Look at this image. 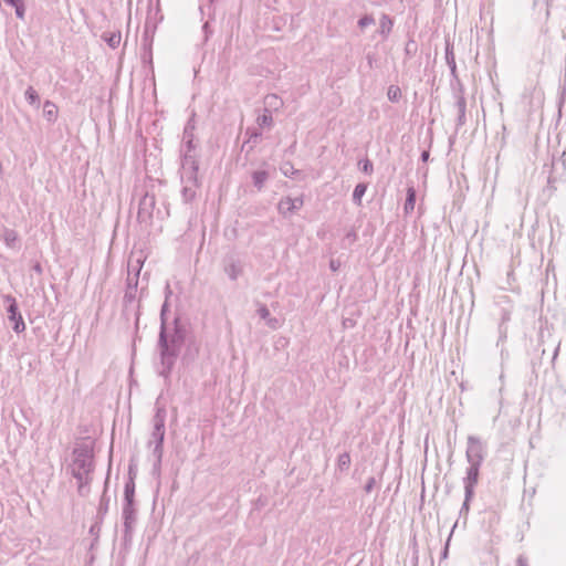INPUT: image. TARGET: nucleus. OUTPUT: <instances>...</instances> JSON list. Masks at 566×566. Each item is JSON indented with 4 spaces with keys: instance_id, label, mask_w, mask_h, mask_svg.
Segmentation results:
<instances>
[{
    "instance_id": "09e8293b",
    "label": "nucleus",
    "mask_w": 566,
    "mask_h": 566,
    "mask_svg": "<svg viewBox=\"0 0 566 566\" xmlns=\"http://www.w3.org/2000/svg\"><path fill=\"white\" fill-rule=\"evenodd\" d=\"M373 22H374V20L371 18L366 17V18L360 19L359 25L361 28H365V27L371 24Z\"/></svg>"
},
{
    "instance_id": "4be33fe9",
    "label": "nucleus",
    "mask_w": 566,
    "mask_h": 566,
    "mask_svg": "<svg viewBox=\"0 0 566 566\" xmlns=\"http://www.w3.org/2000/svg\"><path fill=\"white\" fill-rule=\"evenodd\" d=\"M3 2L14 9L17 19L24 20L27 7L24 0H3Z\"/></svg>"
},
{
    "instance_id": "37998d69",
    "label": "nucleus",
    "mask_w": 566,
    "mask_h": 566,
    "mask_svg": "<svg viewBox=\"0 0 566 566\" xmlns=\"http://www.w3.org/2000/svg\"><path fill=\"white\" fill-rule=\"evenodd\" d=\"M265 323L272 329H276L280 326L279 319L276 317H273L272 315L270 316V318L265 321Z\"/></svg>"
},
{
    "instance_id": "69168bd1",
    "label": "nucleus",
    "mask_w": 566,
    "mask_h": 566,
    "mask_svg": "<svg viewBox=\"0 0 566 566\" xmlns=\"http://www.w3.org/2000/svg\"><path fill=\"white\" fill-rule=\"evenodd\" d=\"M199 11H200V14L203 15V7L202 6L199 7Z\"/></svg>"
},
{
    "instance_id": "7ed1b4c3",
    "label": "nucleus",
    "mask_w": 566,
    "mask_h": 566,
    "mask_svg": "<svg viewBox=\"0 0 566 566\" xmlns=\"http://www.w3.org/2000/svg\"><path fill=\"white\" fill-rule=\"evenodd\" d=\"M170 312V302L164 300L159 312V331L156 344L160 349H168L170 346L182 340L185 326L190 324L187 319L182 318L180 313H175L171 322L168 321Z\"/></svg>"
},
{
    "instance_id": "8fccbe9b",
    "label": "nucleus",
    "mask_w": 566,
    "mask_h": 566,
    "mask_svg": "<svg viewBox=\"0 0 566 566\" xmlns=\"http://www.w3.org/2000/svg\"><path fill=\"white\" fill-rule=\"evenodd\" d=\"M366 191L365 185H356V197H361Z\"/></svg>"
},
{
    "instance_id": "393cba45",
    "label": "nucleus",
    "mask_w": 566,
    "mask_h": 566,
    "mask_svg": "<svg viewBox=\"0 0 566 566\" xmlns=\"http://www.w3.org/2000/svg\"><path fill=\"white\" fill-rule=\"evenodd\" d=\"M135 491L136 483L130 481H125L124 492H123V503H130L135 501Z\"/></svg>"
},
{
    "instance_id": "aec40b11",
    "label": "nucleus",
    "mask_w": 566,
    "mask_h": 566,
    "mask_svg": "<svg viewBox=\"0 0 566 566\" xmlns=\"http://www.w3.org/2000/svg\"><path fill=\"white\" fill-rule=\"evenodd\" d=\"M43 117L49 124H54L59 117V108L56 104L51 99L43 102Z\"/></svg>"
},
{
    "instance_id": "6ab92c4d",
    "label": "nucleus",
    "mask_w": 566,
    "mask_h": 566,
    "mask_svg": "<svg viewBox=\"0 0 566 566\" xmlns=\"http://www.w3.org/2000/svg\"><path fill=\"white\" fill-rule=\"evenodd\" d=\"M261 137L262 132L259 128L251 126L247 127V129L244 130V139H247L248 143L251 144V146H249V148L247 149V155H250L254 150V148L261 140Z\"/></svg>"
},
{
    "instance_id": "1a4fd4ad",
    "label": "nucleus",
    "mask_w": 566,
    "mask_h": 566,
    "mask_svg": "<svg viewBox=\"0 0 566 566\" xmlns=\"http://www.w3.org/2000/svg\"><path fill=\"white\" fill-rule=\"evenodd\" d=\"M156 208V198L154 193L145 192L139 199L137 221L139 223L151 224Z\"/></svg>"
},
{
    "instance_id": "bf43d9fd",
    "label": "nucleus",
    "mask_w": 566,
    "mask_h": 566,
    "mask_svg": "<svg viewBox=\"0 0 566 566\" xmlns=\"http://www.w3.org/2000/svg\"><path fill=\"white\" fill-rule=\"evenodd\" d=\"M346 237H347V239H350L352 237H354V227L348 229Z\"/></svg>"
},
{
    "instance_id": "dca6fc26",
    "label": "nucleus",
    "mask_w": 566,
    "mask_h": 566,
    "mask_svg": "<svg viewBox=\"0 0 566 566\" xmlns=\"http://www.w3.org/2000/svg\"><path fill=\"white\" fill-rule=\"evenodd\" d=\"M1 240L4 245L13 251H19L21 248V238L14 229L3 227L1 233Z\"/></svg>"
},
{
    "instance_id": "13d9d810",
    "label": "nucleus",
    "mask_w": 566,
    "mask_h": 566,
    "mask_svg": "<svg viewBox=\"0 0 566 566\" xmlns=\"http://www.w3.org/2000/svg\"><path fill=\"white\" fill-rule=\"evenodd\" d=\"M517 566H527L526 560L522 557L517 559Z\"/></svg>"
},
{
    "instance_id": "338daca9",
    "label": "nucleus",
    "mask_w": 566,
    "mask_h": 566,
    "mask_svg": "<svg viewBox=\"0 0 566 566\" xmlns=\"http://www.w3.org/2000/svg\"><path fill=\"white\" fill-rule=\"evenodd\" d=\"M344 359L346 360V364H345L346 367H348V358H347V356H344Z\"/></svg>"
},
{
    "instance_id": "c03bdc74",
    "label": "nucleus",
    "mask_w": 566,
    "mask_h": 566,
    "mask_svg": "<svg viewBox=\"0 0 566 566\" xmlns=\"http://www.w3.org/2000/svg\"><path fill=\"white\" fill-rule=\"evenodd\" d=\"M165 300L170 302V297L172 296V290L170 287L169 282L166 283L164 289Z\"/></svg>"
},
{
    "instance_id": "cd10ccee",
    "label": "nucleus",
    "mask_w": 566,
    "mask_h": 566,
    "mask_svg": "<svg viewBox=\"0 0 566 566\" xmlns=\"http://www.w3.org/2000/svg\"><path fill=\"white\" fill-rule=\"evenodd\" d=\"M24 98L30 105L35 107L40 106V95L33 86L30 85L27 87L24 91Z\"/></svg>"
},
{
    "instance_id": "5701e85b",
    "label": "nucleus",
    "mask_w": 566,
    "mask_h": 566,
    "mask_svg": "<svg viewBox=\"0 0 566 566\" xmlns=\"http://www.w3.org/2000/svg\"><path fill=\"white\" fill-rule=\"evenodd\" d=\"M102 40L113 50L117 49L120 40H122V33L120 31H113V32H104L102 34Z\"/></svg>"
},
{
    "instance_id": "58836bf2",
    "label": "nucleus",
    "mask_w": 566,
    "mask_h": 566,
    "mask_svg": "<svg viewBox=\"0 0 566 566\" xmlns=\"http://www.w3.org/2000/svg\"><path fill=\"white\" fill-rule=\"evenodd\" d=\"M387 96L390 101L397 102L401 96V91L398 86L391 85L387 91Z\"/></svg>"
},
{
    "instance_id": "72a5a7b5",
    "label": "nucleus",
    "mask_w": 566,
    "mask_h": 566,
    "mask_svg": "<svg viewBox=\"0 0 566 566\" xmlns=\"http://www.w3.org/2000/svg\"><path fill=\"white\" fill-rule=\"evenodd\" d=\"M138 283H139L138 273H135L134 275H132L130 263H128V275H127V279L125 282V289H132V290L138 291Z\"/></svg>"
},
{
    "instance_id": "6e6d98bb",
    "label": "nucleus",
    "mask_w": 566,
    "mask_h": 566,
    "mask_svg": "<svg viewBox=\"0 0 566 566\" xmlns=\"http://www.w3.org/2000/svg\"><path fill=\"white\" fill-rule=\"evenodd\" d=\"M470 501H471V500H468V493H465V500H464V503H463V505H462V511H465V512H467V511L469 510V502H470Z\"/></svg>"
},
{
    "instance_id": "0e129e2a",
    "label": "nucleus",
    "mask_w": 566,
    "mask_h": 566,
    "mask_svg": "<svg viewBox=\"0 0 566 566\" xmlns=\"http://www.w3.org/2000/svg\"><path fill=\"white\" fill-rule=\"evenodd\" d=\"M145 289L140 290L139 297L142 298L144 296Z\"/></svg>"
},
{
    "instance_id": "20e7f679",
    "label": "nucleus",
    "mask_w": 566,
    "mask_h": 566,
    "mask_svg": "<svg viewBox=\"0 0 566 566\" xmlns=\"http://www.w3.org/2000/svg\"><path fill=\"white\" fill-rule=\"evenodd\" d=\"M83 440L90 441V443H78L74 447L72 451L74 457L72 469L81 470L86 475H92L95 470L94 441L90 437H85Z\"/></svg>"
},
{
    "instance_id": "c85d7f7f",
    "label": "nucleus",
    "mask_w": 566,
    "mask_h": 566,
    "mask_svg": "<svg viewBox=\"0 0 566 566\" xmlns=\"http://www.w3.org/2000/svg\"><path fill=\"white\" fill-rule=\"evenodd\" d=\"M193 185L186 182L181 189V197L185 203H190L195 200L197 192Z\"/></svg>"
},
{
    "instance_id": "a211bd4d",
    "label": "nucleus",
    "mask_w": 566,
    "mask_h": 566,
    "mask_svg": "<svg viewBox=\"0 0 566 566\" xmlns=\"http://www.w3.org/2000/svg\"><path fill=\"white\" fill-rule=\"evenodd\" d=\"M122 317L125 318L126 322H128L130 319V316H134V325H135V329L136 332L138 331L139 328V322H140V316H142V305H140V302H138L136 304V306H127L125 308V303H122Z\"/></svg>"
},
{
    "instance_id": "e433bc0d",
    "label": "nucleus",
    "mask_w": 566,
    "mask_h": 566,
    "mask_svg": "<svg viewBox=\"0 0 566 566\" xmlns=\"http://www.w3.org/2000/svg\"><path fill=\"white\" fill-rule=\"evenodd\" d=\"M255 305H256V314L259 315V317L261 319H263L265 322L268 318H270L271 313H270V310L266 306V304L258 301V302H255Z\"/></svg>"
},
{
    "instance_id": "49530a36",
    "label": "nucleus",
    "mask_w": 566,
    "mask_h": 566,
    "mask_svg": "<svg viewBox=\"0 0 566 566\" xmlns=\"http://www.w3.org/2000/svg\"><path fill=\"white\" fill-rule=\"evenodd\" d=\"M32 271H34L36 274H42L43 273V268H42V264L39 262V261H35L32 266H31Z\"/></svg>"
},
{
    "instance_id": "ea45409f",
    "label": "nucleus",
    "mask_w": 566,
    "mask_h": 566,
    "mask_svg": "<svg viewBox=\"0 0 566 566\" xmlns=\"http://www.w3.org/2000/svg\"><path fill=\"white\" fill-rule=\"evenodd\" d=\"M149 449L151 450V457L154 458V460H163L164 447H151Z\"/></svg>"
},
{
    "instance_id": "0eeeda50",
    "label": "nucleus",
    "mask_w": 566,
    "mask_h": 566,
    "mask_svg": "<svg viewBox=\"0 0 566 566\" xmlns=\"http://www.w3.org/2000/svg\"><path fill=\"white\" fill-rule=\"evenodd\" d=\"M122 520H123V543L128 545L132 543L134 527L137 521L136 502L123 503L122 505Z\"/></svg>"
},
{
    "instance_id": "a19ab883",
    "label": "nucleus",
    "mask_w": 566,
    "mask_h": 566,
    "mask_svg": "<svg viewBox=\"0 0 566 566\" xmlns=\"http://www.w3.org/2000/svg\"><path fill=\"white\" fill-rule=\"evenodd\" d=\"M265 104L277 108L279 97L275 94H270L264 99Z\"/></svg>"
},
{
    "instance_id": "6e6552de",
    "label": "nucleus",
    "mask_w": 566,
    "mask_h": 566,
    "mask_svg": "<svg viewBox=\"0 0 566 566\" xmlns=\"http://www.w3.org/2000/svg\"><path fill=\"white\" fill-rule=\"evenodd\" d=\"M304 202V193H301L297 197H292L290 195L283 196L276 203L277 213L283 219H290L303 208Z\"/></svg>"
},
{
    "instance_id": "f3484780",
    "label": "nucleus",
    "mask_w": 566,
    "mask_h": 566,
    "mask_svg": "<svg viewBox=\"0 0 566 566\" xmlns=\"http://www.w3.org/2000/svg\"><path fill=\"white\" fill-rule=\"evenodd\" d=\"M479 469H480V465L478 464H470L468 471H467V476L464 478V489H465V493H468V500H471L472 496H473V493H474V486L478 482V478H479Z\"/></svg>"
},
{
    "instance_id": "603ef678",
    "label": "nucleus",
    "mask_w": 566,
    "mask_h": 566,
    "mask_svg": "<svg viewBox=\"0 0 566 566\" xmlns=\"http://www.w3.org/2000/svg\"><path fill=\"white\" fill-rule=\"evenodd\" d=\"M343 324L345 327H349V326L352 327V326H354V319L350 317H344Z\"/></svg>"
},
{
    "instance_id": "2eb2a0df",
    "label": "nucleus",
    "mask_w": 566,
    "mask_h": 566,
    "mask_svg": "<svg viewBox=\"0 0 566 566\" xmlns=\"http://www.w3.org/2000/svg\"><path fill=\"white\" fill-rule=\"evenodd\" d=\"M167 409L165 406L159 405L158 400L155 402L154 416L151 418V431H166Z\"/></svg>"
},
{
    "instance_id": "4468645a",
    "label": "nucleus",
    "mask_w": 566,
    "mask_h": 566,
    "mask_svg": "<svg viewBox=\"0 0 566 566\" xmlns=\"http://www.w3.org/2000/svg\"><path fill=\"white\" fill-rule=\"evenodd\" d=\"M484 458V447L482 442L475 438L468 439L467 459L470 464L481 465Z\"/></svg>"
},
{
    "instance_id": "de8ad7c7",
    "label": "nucleus",
    "mask_w": 566,
    "mask_h": 566,
    "mask_svg": "<svg viewBox=\"0 0 566 566\" xmlns=\"http://www.w3.org/2000/svg\"><path fill=\"white\" fill-rule=\"evenodd\" d=\"M390 27H391V21L387 17H382V19H381V28H382V30L384 31L385 30L389 31Z\"/></svg>"
},
{
    "instance_id": "9d476101",
    "label": "nucleus",
    "mask_w": 566,
    "mask_h": 566,
    "mask_svg": "<svg viewBox=\"0 0 566 566\" xmlns=\"http://www.w3.org/2000/svg\"><path fill=\"white\" fill-rule=\"evenodd\" d=\"M222 269L230 281H237L243 273L244 263L238 253H228L222 259Z\"/></svg>"
},
{
    "instance_id": "39448f33",
    "label": "nucleus",
    "mask_w": 566,
    "mask_h": 566,
    "mask_svg": "<svg viewBox=\"0 0 566 566\" xmlns=\"http://www.w3.org/2000/svg\"><path fill=\"white\" fill-rule=\"evenodd\" d=\"M179 157L182 169L181 181L199 187V158L196 150L179 149Z\"/></svg>"
},
{
    "instance_id": "7c9ffc66",
    "label": "nucleus",
    "mask_w": 566,
    "mask_h": 566,
    "mask_svg": "<svg viewBox=\"0 0 566 566\" xmlns=\"http://www.w3.org/2000/svg\"><path fill=\"white\" fill-rule=\"evenodd\" d=\"M209 10H210V12H209V20L203 22V24L201 27L202 34H203L202 44H206L210 40L212 34H213V29L211 27L210 21L214 20V14L212 17H210V14L212 13V8H209Z\"/></svg>"
},
{
    "instance_id": "9b49d317",
    "label": "nucleus",
    "mask_w": 566,
    "mask_h": 566,
    "mask_svg": "<svg viewBox=\"0 0 566 566\" xmlns=\"http://www.w3.org/2000/svg\"><path fill=\"white\" fill-rule=\"evenodd\" d=\"M196 125V113L192 112L184 126L180 149H188V151L197 150L198 139L195 135Z\"/></svg>"
},
{
    "instance_id": "a878e982",
    "label": "nucleus",
    "mask_w": 566,
    "mask_h": 566,
    "mask_svg": "<svg viewBox=\"0 0 566 566\" xmlns=\"http://www.w3.org/2000/svg\"><path fill=\"white\" fill-rule=\"evenodd\" d=\"M166 431H151L150 439L147 441V448L165 447Z\"/></svg>"
},
{
    "instance_id": "f8f14e48",
    "label": "nucleus",
    "mask_w": 566,
    "mask_h": 566,
    "mask_svg": "<svg viewBox=\"0 0 566 566\" xmlns=\"http://www.w3.org/2000/svg\"><path fill=\"white\" fill-rule=\"evenodd\" d=\"M112 452H113V446H111L109 454H112ZM111 457L112 455H109V458ZM111 461L112 460L109 459V462ZM109 481H111V463L108 464L106 478L104 480L103 492H102V495L99 497V502H98V506H97V512H96V515H95V518L99 520V522H104V518H105V516H106V514L108 512V509H109L111 497L107 494L108 488H109Z\"/></svg>"
},
{
    "instance_id": "b1692460",
    "label": "nucleus",
    "mask_w": 566,
    "mask_h": 566,
    "mask_svg": "<svg viewBox=\"0 0 566 566\" xmlns=\"http://www.w3.org/2000/svg\"><path fill=\"white\" fill-rule=\"evenodd\" d=\"M280 171L284 177L292 179H300L302 175V171L294 168L293 164L289 160L281 164Z\"/></svg>"
},
{
    "instance_id": "412c9836",
    "label": "nucleus",
    "mask_w": 566,
    "mask_h": 566,
    "mask_svg": "<svg viewBox=\"0 0 566 566\" xmlns=\"http://www.w3.org/2000/svg\"><path fill=\"white\" fill-rule=\"evenodd\" d=\"M273 115H272V112L268 108V107H264L262 113L258 115L256 117V125L260 130L263 129V128H270L273 126Z\"/></svg>"
},
{
    "instance_id": "f257e3e1",
    "label": "nucleus",
    "mask_w": 566,
    "mask_h": 566,
    "mask_svg": "<svg viewBox=\"0 0 566 566\" xmlns=\"http://www.w3.org/2000/svg\"><path fill=\"white\" fill-rule=\"evenodd\" d=\"M170 346L168 349H160L158 344L155 345L157 361L155 363V371L158 377L163 378L166 387L171 384V375L178 359L185 367H189L199 358L201 344L197 339L191 325L185 326L184 338L181 342Z\"/></svg>"
},
{
    "instance_id": "f704fd0d",
    "label": "nucleus",
    "mask_w": 566,
    "mask_h": 566,
    "mask_svg": "<svg viewBox=\"0 0 566 566\" xmlns=\"http://www.w3.org/2000/svg\"><path fill=\"white\" fill-rule=\"evenodd\" d=\"M136 295H137V290H132V289L124 290V296H123L122 303H125V308L127 306L134 305V303L136 301Z\"/></svg>"
},
{
    "instance_id": "473e14b6",
    "label": "nucleus",
    "mask_w": 566,
    "mask_h": 566,
    "mask_svg": "<svg viewBox=\"0 0 566 566\" xmlns=\"http://www.w3.org/2000/svg\"><path fill=\"white\" fill-rule=\"evenodd\" d=\"M415 203H416V190H415V188L409 187L407 189V199H406V203H405V212L406 213L412 212L413 209H415Z\"/></svg>"
},
{
    "instance_id": "f03ea898",
    "label": "nucleus",
    "mask_w": 566,
    "mask_h": 566,
    "mask_svg": "<svg viewBox=\"0 0 566 566\" xmlns=\"http://www.w3.org/2000/svg\"><path fill=\"white\" fill-rule=\"evenodd\" d=\"M153 0H149L148 12L144 22L140 38V62L147 76H155L153 45L158 24L164 15L160 11L159 0H156V8L153 9Z\"/></svg>"
},
{
    "instance_id": "2f4dec72",
    "label": "nucleus",
    "mask_w": 566,
    "mask_h": 566,
    "mask_svg": "<svg viewBox=\"0 0 566 566\" xmlns=\"http://www.w3.org/2000/svg\"><path fill=\"white\" fill-rule=\"evenodd\" d=\"M350 462H352L350 453L345 451V452L338 454V458H337V469L340 472H343L345 470H348L349 467H350Z\"/></svg>"
},
{
    "instance_id": "052dcab7",
    "label": "nucleus",
    "mask_w": 566,
    "mask_h": 566,
    "mask_svg": "<svg viewBox=\"0 0 566 566\" xmlns=\"http://www.w3.org/2000/svg\"><path fill=\"white\" fill-rule=\"evenodd\" d=\"M421 158H422L423 161L428 160L429 153L428 151H423L422 155H421Z\"/></svg>"
},
{
    "instance_id": "864d4df0",
    "label": "nucleus",
    "mask_w": 566,
    "mask_h": 566,
    "mask_svg": "<svg viewBox=\"0 0 566 566\" xmlns=\"http://www.w3.org/2000/svg\"><path fill=\"white\" fill-rule=\"evenodd\" d=\"M218 2V0H208V7L209 8H212V13L210 14V17H212L213 14H216V3Z\"/></svg>"
},
{
    "instance_id": "423d86ee",
    "label": "nucleus",
    "mask_w": 566,
    "mask_h": 566,
    "mask_svg": "<svg viewBox=\"0 0 566 566\" xmlns=\"http://www.w3.org/2000/svg\"><path fill=\"white\" fill-rule=\"evenodd\" d=\"M2 300L6 305L7 317L11 324L12 331L18 335L23 333L27 326L17 298L11 294H4L2 295Z\"/></svg>"
},
{
    "instance_id": "ddd939ff",
    "label": "nucleus",
    "mask_w": 566,
    "mask_h": 566,
    "mask_svg": "<svg viewBox=\"0 0 566 566\" xmlns=\"http://www.w3.org/2000/svg\"><path fill=\"white\" fill-rule=\"evenodd\" d=\"M270 164L266 160H262L260 167L250 172L251 181L258 192L263 191L266 182L270 179Z\"/></svg>"
},
{
    "instance_id": "c9c22d12",
    "label": "nucleus",
    "mask_w": 566,
    "mask_h": 566,
    "mask_svg": "<svg viewBox=\"0 0 566 566\" xmlns=\"http://www.w3.org/2000/svg\"><path fill=\"white\" fill-rule=\"evenodd\" d=\"M138 473V467L137 462L134 458L130 459L128 463V470H127V479L126 481L135 482Z\"/></svg>"
},
{
    "instance_id": "c756f323",
    "label": "nucleus",
    "mask_w": 566,
    "mask_h": 566,
    "mask_svg": "<svg viewBox=\"0 0 566 566\" xmlns=\"http://www.w3.org/2000/svg\"><path fill=\"white\" fill-rule=\"evenodd\" d=\"M71 475L76 480L78 485H90L92 483V475H86L84 471L71 469Z\"/></svg>"
},
{
    "instance_id": "79ce46f5",
    "label": "nucleus",
    "mask_w": 566,
    "mask_h": 566,
    "mask_svg": "<svg viewBox=\"0 0 566 566\" xmlns=\"http://www.w3.org/2000/svg\"><path fill=\"white\" fill-rule=\"evenodd\" d=\"M142 268H143V261H140V259H137L136 260V265H132L130 264V272H132V275H134L135 273H138V276L140 275V272H142Z\"/></svg>"
},
{
    "instance_id": "4d7b16f0",
    "label": "nucleus",
    "mask_w": 566,
    "mask_h": 566,
    "mask_svg": "<svg viewBox=\"0 0 566 566\" xmlns=\"http://www.w3.org/2000/svg\"><path fill=\"white\" fill-rule=\"evenodd\" d=\"M249 146H251V144L248 143L247 139H244L242 145H241V151H245L247 153V149L249 148Z\"/></svg>"
},
{
    "instance_id": "4c0bfd02",
    "label": "nucleus",
    "mask_w": 566,
    "mask_h": 566,
    "mask_svg": "<svg viewBox=\"0 0 566 566\" xmlns=\"http://www.w3.org/2000/svg\"><path fill=\"white\" fill-rule=\"evenodd\" d=\"M163 460H154L151 465V476L159 480L161 476Z\"/></svg>"
},
{
    "instance_id": "e2e57ef3",
    "label": "nucleus",
    "mask_w": 566,
    "mask_h": 566,
    "mask_svg": "<svg viewBox=\"0 0 566 566\" xmlns=\"http://www.w3.org/2000/svg\"><path fill=\"white\" fill-rule=\"evenodd\" d=\"M371 486H373V481L367 484V486H366L367 491H369L371 489Z\"/></svg>"
},
{
    "instance_id": "a18cd8bd",
    "label": "nucleus",
    "mask_w": 566,
    "mask_h": 566,
    "mask_svg": "<svg viewBox=\"0 0 566 566\" xmlns=\"http://www.w3.org/2000/svg\"><path fill=\"white\" fill-rule=\"evenodd\" d=\"M90 492V485H78L77 493L80 496H86Z\"/></svg>"
},
{
    "instance_id": "3c124183",
    "label": "nucleus",
    "mask_w": 566,
    "mask_h": 566,
    "mask_svg": "<svg viewBox=\"0 0 566 566\" xmlns=\"http://www.w3.org/2000/svg\"><path fill=\"white\" fill-rule=\"evenodd\" d=\"M363 171L369 174L373 169L371 164L369 161H365L361 167Z\"/></svg>"
},
{
    "instance_id": "bb28decb",
    "label": "nucleus",
    "mask_w": 566,
    "mask_h": 566,
    "mask_svg": "<svg viewBox=\"0 0 566 566\" xmlns=\"http://www.w3.org/2000/svg\"><path fill=\"white\" fill-rule=\"evenodd\" d=\"M103 522H99V520L94 518V523L91 525L88 533L93 536V541L90 545V548L93 549L95 545H97L99 539V533L102 530Z\"/></svg>"
},
{
    "instance_id": "680f3d73",
    "label": "nucleus",
    "mask_w": 566,
    "mask_h": 566,
    "mask_svg": "<svg viewBox=\"0 0 566 566\" xmlns=\"http://www.w3.org/2000/svg\"><path fill=\"white\" fill-rule=\"evenodd\" d=\"M156 214L159 219H164V214L161 213L160 209H157Z\"/></svg>"
},
{
    "instance_id": "5fc2aeb1",
    "label": "nucleus",
    "mask_w": 566,
    "mask_h": 566,
    "mask_svg": "<svg viewBox=\"0 0 566 566\" xmlns=\"http://www.w3.org/2000/svg\"><path fill=\"white\" fill-rule=\"evenodd\" d=\"M338 266H339V263H336L335 260H331L329 268H331L332 271H334V272L337 271Z\"/></svg>"
}]
</instances>
